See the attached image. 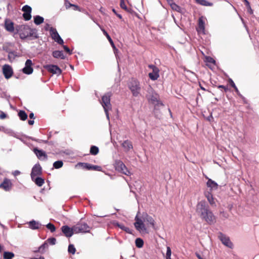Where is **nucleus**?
Instances as JSON below:
<instances>
[{
  "label": "nucleus",
  "mask_w": 259,
  "mask_h": 259,
  "mask_svg": "<svg viewBox=\"0 0 259 259\" xmlns=\"http://www.w3.org/2000/svg\"><path fill=\"white\" fill-rule=\"evenodd\" d=\"M196 256L199 258V259H203L202 257H201V256H200V255L198 253H197L196 254Z\"/></svg>",
  "instance_id": "61"
},
{
  "label": "nucleus",
  "mask_w": 259,
  "mask_h": 259,
  "mask_svg": "<svg viewBox=\"0 0 259 259\" xmlns=\"http://www.w3.org/2000/svg\"><path fill=\"white\" fill-rule=\"evenodd\" d=\"M103 33L105 35L107 39H108L109 41L110 42V44L111 45L113 49H115V46L113 43V41H112L111 37L109 36V35L108 34V33L104 29H101Z\"/></svg>",
  "instance_id": "31"
},
{
  "label": "nucleus",
  "mask_w": 259,
  "mask_h": 259,
  "mask_svg": "<svg viewBox=\"0 0 259 259\" xmlns=\"http://www.w3.org/2000/svg\"><path fill=\"white\" fill-rule=\"evenodd\" d=\"M63 165V163L61 160L56 161L53 163V166L56 169L62 167Z\"/></svg>",
  "instance_id": "36"
},
{
  "label": "nucleus",
  "mask_w": 259,
  "mask_h": 259,
  "mask_svg": "<svg viewBox=\"0 0 259 259\" xmlns=\"http://www.w3.org/2000/svg\"><path fill=\"white\" fill-rule=\"evenodd\" d=\"M148 67L150 69H151L152 70V71H153V72H154V73H157L156 72H157L158 71V67H157L156 66H155V65H148Z\"/></svg>",
  "instance_id": "45"
},
{
  "label": "nucleus",
  "mask_w": 259,
  "mask_h": 259,
  "mask_svg": "<svg viewBox=\"0 0 259 259\" xmlns=\"http://www.w3.org/2000/svg\"><path fill=\"white\" fill-rule=\"evenodd\" d=\"M61 231L63 234L67 238L71 237L75 233L74 226L71 228L67 225L63 226L61 227Z\"/></svg>",
  "instance_id": "11"
},
{
  "label": "nucleus",
  "mask_w": 259,
  "mask_h": 259,
  "mask_svg": "<svg viewBox=\"0 0 259 259\" xmlns=\"http://www.w3.org/2000/svg\"><path fill=\"white\" fill-rule=\"evenodd\" d=\"M23 17L26 21H28L31 18V13H24Z\"/></svg>",
  "instance_id": "41"
},
{
  "label": "nucleus",
  "mask_w": 259,
  "mask_h": 259,
  "mask_svg": "<svg viewBox=\"0 0 259 259\" xmlns=\"http://www.w3.org/2000/svg\"><path fill=\"white\" fill-rule=\"evenodd\" d=\"M207 61L209 63L214 64L215 63V60L211 57H208L206 58Z\"/></svg>",
  "instance_id": "48"
},
{
  "label": "nucleus",
  "mask_w": 259,
  "mask_h": 259,
  "mask_svg": "<svg viewBox=\"0 0 259 259\" xmlns=\"http://www.w3.org/2000/svg\"><path fill=\"white\" fill-rule=\"evenodd\" d=\"M196 211L201 219L208 224H211L215 222V217L212 211L209 210V206L205 201L201 200L197 203Z\"/></svg>",
  "instance_id": "1"
},
{
  "label": "nucleus",
  "mask_w": 259,
  "mask_h": 259,
  "mask_svg": "<svg viewBox=\"0 0 259 259\" xmlns=\"http://www.w3.org/2000/svg\"><path fill=\"white\" fill-rule=\"evenodd\" d=\"M21 29L27 30L28 31V33L27 32H21L20 33V38L22 39H24L26 38L28 36H32L35 38H38L37 30L34 28H31L29 26L26 25H21Z\"/></svg>",
  "instance_id": "4"
},
{
  "label": "nucleus",
  "mask_w": 259,
  "mask_h": 259,
  "mask_svg": "<svg viewBox=\"0 0 259 259\" xmlns=\"http://www.w3.org/2000/svg\"><path fill=\"white\" fill-rule=\"evenodd\" d=\"M32 180L39 187L42 186L45 183L44 179L40 177H36L34 178V179H32Z\"/></svg>",
  "instance_id": "25"
},
{
  "label": "nucleus",
  "mask_w": 259,
  "mask_h": 259,
  "mask_svg": "<svg viewBox=\"0 0 259 259\" xmlns=\"http://www.w3.org/2000/svg\"><path fill=\"white\" fill-rule=\"evenodd\" d=\"M205 196L207 198V200L209 202L210 204L212 205L214 204L215 202L213 198L212 195L209 192H205Z\"/></svg>",
  "instance_id": "26"
},
{
  "label": "nucleus",
  "mask_w": 259,
  "mask_h": 259,
  "mask_svg": "<svg viewBox=\"0 0 259 259\" xmlns=\"http://www.w3.org/2000/svg\"><path fill=\"white\" fill-rule=\"evenodd\" d=\"M219 238L224 245L230 248H232L233 244L228 236H226L222 233H220L219 235Z\"/></svg>",
  "instance_id": "13"
},
{
  "label": "nucleus",
  "mask_w": 259,
  "mask_h": 259,
  "mask_svg": "<svg viewBox=\"0 0 259 259\" xmlns=\"http://www.w3.org/2000/svg\"><path fill=\"white\" fill-rule=\"evenodd\" d=\"M116 15H117V16L118 18H119L120 19H121V18H122V16H121V15L118 14H116Z\"/></svg>",
  "instance_id": "64"
},
{
  "label": "nucleus",
  "mask_w": 259,
  "mask_h": 259,
  "mask_svg": "<svg viewBox=\"0 0 259 259\" xmlns=\"http://www.w3.org/2000/svg\"><path fill=\"white\" fill-rule=\"evenodd\" d=\"M157 73H154L153 71H152V72L149 73V76L150 78L152 80H155L158 79V78L159 77V69H158V71L156 72Z\"/></svg>",
  "instance_id": "27"
},
{
  "label": "nucleus",
  "mask_w": 259,
  "mask_h": 259,
  "mask_svg": "<svg viewBox=\"0 0 259 259\" xmlns=\"http://www.w3.org/2000/svg\"><path fill=\"white\" fill-rule=\"evenodd\" d=\"M128 87L131 90L133 96H137L140 91L139 82L136 79H132L128 83Z\"/></svg>",
  "instance_id": "6"
},
{
  "label": "nucleus",
  "mask_w": 259,
  "mask_h": 259,
  "mask_svg": "<svg viewBox=\"0 0 259 259\" xmlns=\"http://www.w3.org/2000/svg\"><path fill=\"white\" fill-rule=\"evenodd\" d=\"M21 25H19L16 27V30H17V32L19 33L20 36V33L21 32H24V33L27 32L28 33L29 31H27V30H25L21 29Z\"/></svg>",
  "instance_id": "42"
},
{
  "label": "nucleus",
  "mask_w": 259,
  "mask_h": 259,
  "mask_svg": "<svg viewBox=\"0 0 259 259\" xmlns=\"http://www.w3.org/2000/svg\"><path fill=\"white\" fill-rule=\"evenodd\" d=\"M50 32L52 38L59 45H62L64 43L63 40L62 39L57 30L53 28L50 27Z\"/></svg>",
  "instance_id": "8"
},
{
  "label": "nucleus",
  "mask_w": 259,
  "mask_h": 259,
  "mask_svg": "<svg viewBox=\"0 0 259 259\" xmlns=\"http://www.w3.org/2000/svg\"><path fill=\"white\" fill-rule=\"evenodd\" d=\"M245 5H246V6L247 7V8H248V11H249V12L250 13H252V10H251V7H250V4H249V3L248 2V1H247V0H245Z\"/></svg>",
  "instance_id": "49"
},
{
  "label": "nucleus",
  "mask_w": 259,
  "mask_h": 259,
  "mask_svg": "<svg viewBox=\"0 0 259 259\" xmlns=\"http://www.w3.org/2000/svg\"><path fill=\"white\" fill-rule=\"evenodd\" d=\"M12 187V184L11 181L8 179H5L0 185V188L4 189L6 191H10Z\"/></svg>",
  "instance_id": "17"
},
{
  "label": "nucleus",
  "mask_w": 259,
  "mask_h": 259,
  "mask_svg": "<svg viewBox=\"0 0 259 259\" xmlns=\"http://www.w3.org/2000/svg\"><path fill=\"white\" fill-rule=\"evenodd\" d=\"M6 115L5 113H4V112H2L1 114H0V118L1 119H4L5 118H6Z\"/></svg>",
  "instance_id": "55"
},
{
  "label": "nucleus",
  "mask_w": 259,
  "mask_h": 259,
  "mask_svg": "<svg viewBox=\"0 0 259 259\" xmlns=\"http://www.w3.org/2000/svg\"><path fill=\"white\" fill-rule=\"evenodd\" d=\"M29 117L31 119H33V118H34V114L33 113H31L29 114Z\"/></svg>",
  "instance_id": "58"
},
{
  "label": "nucleus",
  "mask_w": 259,
  "mask_h": 259,
  "mask_svg": "<svg viewBox=\"0 0 259 259\" xmlns=\"http://www.w3.org/2000/svg\"><path fill=\"white\" fill-rule=\"evenodd\" d=\"M123 230L125 232H126V233H130V234L132 233L131 230L128 227H124Z\"/></svg>",
  "instance_id": "52"
},
{
  "label": "nucleus",
  "mask_w": 259,
  "mask_h": 259,
  "mask_svg": "<svg viewBox=\"0 0 259 259\" xmlns=\"http://www.w3.org/2000/svg\"><path fill=\"white\" fill-rule=\"evenodd\" d=\"M68 251L69 253L74 254L75 252L76 249L73 244H69L68 246Z\"/></svg>",
  "instance_id": "40"
},
{
  "label": "nucleus",
  "mask_w": 259,
  "mask_h": 259,
  "mask_svg": "<svg viewBox=\"0 0 259 259\" xmlns=\"http://www.w3.org/2000/svg\"><path fill=\"white\" fill-rule=\"evenodd\" d=\"M120 5L121 8H122L123 9H124L127 11H128L127 10V8L124 2L123 1H121Z\"/></svg>",
  "instance_id": "50"
},
{
  "label": "nucleus",
  "mask_w": 259,
  "mask_h": 259,
  "mask_svg": "<svg viewBox=\"0 0 259 259\" xmlns=\"http://www.w3.org/2000/svg\"><path fill=\"white\" fill-rule=\"evenodd\" d=\"M44 67L49 72L57 74H60L61 73V70L58 66L55 65H47Z\"/></svg>",
  "instance_id": "14"
},
{
  "label": "nucleus",
  "mask_w": 259,
  "mask_h": 259,
  "mask_svg": "<svg viewBox=\"0 0 259 259\" xmlns=\"http://www.w3.org/2000/svg\"><path fill=\"white\" fill-rule=\"evenodd\" d=\"M113 224H114V225L115 226H116V227H118V228H120V229H121V230H123V228H124V227H125V226H124V225H123L122 224H120V223H119L118 222H114V223H113Z\"/></svg>",
  "instance_id": "46"
},
{
  "label": "nucleus",
  "mask_w": 259,
  "mask_h": 259,
  "mask_svg": "<svg viewBox=\"0 0 259 259\" xmlns=\"http://www.w3.org/2000/svg\"><path fill=\"white\" fill-rule=\"evenodd\" d=\"M84 167L89 170H95L97 171H101L102 168L100 166L93 165L88 163H84Z\"/></svg>",
  "instance_id": "22"
},
{
  "label": "nucleus",
  "mask_w": 259,
  "mask_h": 259,
  "mask_svg": "<svg viewBox=\"0 0 259 259\" xmlns=\"http://www.w3.org/2000/svg\"><path fill=\"white\" fill-rule=\"evenodd\" d=\"M29 227L32 230L38 229L41 226V224L39 222L34 220H32L28 223Z\"/></svg>",
  "instance_id": "19"
},
{
  "label": "nucleus",
  "mask_w": 259,
  "mask_h": 259,
  "mask_svg": "<svg viewBox=\"0 0 259 259\" xmlns=\"http://www.w3.org/2000/svg\"><path fill=\"white\" fill-rule=\"evenodd\" d=\"M44 19L42 17L37 15L34 17V22L36 25H39L43 23Z\"/></svg>",
  "instance_id": "28"
},
{
  "label": "nucleus",
  "mask_w": 259,
  "mask_h": 259,
  "mask_svg": "<svg viewBox=\"0 0 259 259\" xmlns=\"http://www.w3.org/2000/svg\"><path fill=\"white\" fill-rule=\"evenodd\" d=\"M171 249H170V247L167 246L166 247V257L171 256Z\"/></svg>",
  "instance_id": "47"
},
{
  "label": "nucleus",
  "mask_w": 259,
  "mask_h": 259,
  "mask_svg": "<svg viewBox=\"0 0 259 259\" xmlns=\"http://www.w3.org/2000/svg\"><path fill=\"white\" fill-rule=\"evenodd\" d=\"M3 73L6 79L11 77L13 74V70L12 67L8 64H5L3 66Z\"/></svg>",
  "instance_id": "10"
},
{
  "label": "nucleus",
  "mask_w": 259,
  "mask_h": 259,
  "mask_svg": "<svg viewBox=\"0 0 259 259\" xmlns=\"http://www.w3.org/2000/svg\"><path fill=\"white\" fill-rule=\"evenodd\" d=\"M91 229L90 227L87 223H78L75 225H74V231L75 234L79 233H89Z\"/></svg>",
  "instance_id": "5"
},
{
  "label": "nucleus",
  "mask_w": 259,
  "mask_h": 259,
  "mask_svg": "<svg viewBox=\"0 0 259 259\" xmlns=\"http://www.w3.org/2000/svg\"><path fill=\"white\" fill-rule=\"evenodd\" d=\"M135 244L137 247L141 248L143 246L144 241L141 238H138L136 239Z\"/></svg>",
  "instance_id": "33"
},
{
  "label": "nucleus",
  "mask_w": 259,
  "mask_h": 259,
  "mask_svg": "<svg viewBox=\"0 0 259 259\" xmlns=\"http://www.w3.org/2000/svg\"><path fill=\"white\" fill-rule=\"evenodd\" d=\"M195 1L197 4L204 6H212L213 5L212 3L206 0H195Z\"/></svg>",
  "instance_id": "29"
},
{
  "label": "nucleus",
  "mask_w": 259,
  "mask_h": 259,
  "mask_svg": "<svg viewBox=\"0 0 259 259\" xmlns=\"http://www.w3.org/2000/svg\"><path fill=\"white\" fill-rule=\"evenodd\" d=\"M230 83H231V86L235 89V90L236 92L237 93V95L242 98L243 101L244 103H246V99H245V98L240 94V93L238 91L237 88L236 87V86L235 84L234 83V82H233V81L232 79H230Z\"/></svg>",
  "instance_id": "24"
},
{
  "label": "nucleus",
  "mask_w": 259,
  "mask_h": 259,
  "mask_svg": "<svg viewBox=\"0 0 259 259\" xmlns=\"http://www.w3.org/2000/svg\"><path fill=\"white\" fill-rule=\"evenodd\" d=\"M47 242L51 245H55L56 242V239L55 238H50L47 240Z\"/></svg>",
  "instance_id": "44"
},
{
  "label": "nucleus",
  "mask_w": 259,
  "mask_h": 259,
  "mask_svg": "<svg viewBox=\"0 0 259 259\" xmlns=\"http://www.w3.org/2000/svg\"><path fill=\"white\" fill-rule=\"evenodd\" d=\"M139 212H138L137 214L135 217V223L134 226L136 229L141 233H147V229L145 227L144 222L150 224L152 227H154L155 221L153 218L147 213L143 214V220L139 217Z\"/></svg>",
  "instance_id": "2"
},
{
  "label": "nucleus",
  "mask_w": 259,
  "mask_h": 259,
  "mask_svg": "<svg viewBox=\"0 0 259 259\" xmlns=\"http://www.w3.org/2000/svg\"><path fill=\"white\" fill-rule=\"evenodd\" d=\"M18 115L20 119L22 120H25L27 118V115L24 111H20L18 113Z\"/></svg>",
  "instance_id": "32"
},
{
  "label": "nucleus",
  "mask_w": 259,
  "mask_h": 259,
  "mask_svg": "<svg viewBox=\"0 0 259 259\" xmlns=\"http://www.w3.org/2000/svg\"><path fill=\"white\" fill-rule=\"evenodd\" d=\"M32 66V61L30 59H27L25 62V67L22 69L23 72L28 75L32 74L33 71Z\"/></svg>",
  "instance_id": "12"
},
{
  "label": "nucleus",
  "mask_w": 259,
  "mask_h": 259,
  "mask_svg": "<svg viewBox=\"0 0 259 259\" xmlns=\"http://www.w3.org/2000/svg\"><path fill=\"white\" fill-rule=\"evenodd\" d=\"M33 151L39 159L41 160L47 159V155L46 154V152H44L43 150H39L37 148H34L33 149Z\"/></svg>",
  "instance_id": "15"
},
{
  "label": "nucleus",
  "mask_w": 259,
  "mask_h": 259,
  "mask_svg": "<svg viewBox=\"0 0 259 259\" xmlns=\"http://www.w3.org/2000/svg\"><path fill=\"white\" fill-rule=\"evenodd\" d=\"M112 93L111 92L107 93L102 97V100L100 102L104 108L108 120H109L108 111L111 109V104L110 103V97Z\"/></svg>",
  "instance_id": "3"
},
{
  "label": "nucleus",
  "mask_w": 259,
  "mask_h": 259,
  "mask_svg": "<svg viewBox=\"0 0 259 259\" xmlns=\"http://www.w3.org/2000/svg\"><path fill=\"white\" fill-rule=\"evenodd\" d=\"M206 185L208 188H209L210 190H215L218 189V185L214 181L210 179H208L206 183Z\"/></svg>",
  "instance_id": "18"
},
{
  "label": "nucleus",
  "mask_w": 259,
  "mask_h": 259,
  "mask_svg": "<svg viewBox=\"0 0 259 259\" xmlns=\"http://www.w3.org/2000/svg\"><path fill=\"white\" fill-rule=\"evenodd\" d=\"M121 145L125 151H128L130 150L133 149L132 143L128 140L123 141Z\"/></svg>",
  "instance_id": "20"
},
{
  "label": "nucleus",
  "mask_w": 259,
  "mask_h": 259,
  "mask_svg": "<svg viewBox=\"0 0 259 259\" xmlns=\"http://www.w3.org/2000/svg\"><path fill=\"white\" fill-rule=\"evenodd\" d=\"M50 25L48 24H46V26H45V29L48 30V28L49 27Z\"/></svg>",
  "instance_id": "62"
},
{
  "label": "nucleus",
  "mask_w": 259,
  "mask_h": 259,
  "mask_svg": "<svg viewBox=\"0 0 259 259\" xmlns=\"http://www.w3.org/2000/svg\"><path fill=\"white\" fill-rule=\"evenodd\" d=\"M13 175H14V176H18V175H20V171H19V170H15V171L13 172Z\"/></svg>",
  "instance_id": "53"
},
{
  "label": "nucleus",
  "mask_w": 259,
  "mask_h": 259,
  "mask_svg": "<svg viewBox=\"0 0 259 259\" xmlns=\"http://www.w3.org/2000/svg\"><path fill=\"white\" fill-rule=\"evenodd\" d=\"M53 56L55 58L65 59V56L62 51H55L53 52Z\"/></svg>",
  "instance_id": "23"
},
{
  "label": "nucleus",
  "mask_w": 259,
  "mask_h": 259,
  "mask_svg": "<svg viewBox=\"0 0 259 259\" xmlns=\"http://www.w3.org/2000/svg\"><path fill=\"white\" fill-rule=\"evenodd\" d=\"M69 5H70V6L74 7L75 10H79V7L77 6L74 5V4H70Z\"/></svg>",
  "instance_id": "54"
},
{
  "label": "nucleus",
  "mask_w": 259,
  "mask_h": 259,
  "mask_svg": "<svg viewBox=\"0 0 259 259\" xmlns=\"http://www.w3.org/2000/svg\"><path fill=\"white\" fill-rule=\"evenodd\" d=\"M46 227L50 230V231L53 233L56 230L55 226L52 223H50L46 225Z\"/></svg>",
  "instance_id": "38"
},
{
  "label": "nucleus",
  "mask_w": 259,
  "mask_h": 259,
  "mask_svg": "<svg viewBox=\"0 0 259 259\" xmlns=\"http://www.w3.org/2000/svg\"><path fill=\"white\" fill-rule=\"evenodd\" d=\"M48 246V244L47 242H45L44 244H42L41 246L39 247V251H42L44 250L46 248H47Z\"/></svg>",
  "instance_id": "43"
},
{
  "label": "nucleus",
  "mask_w": 259,
  "mask_h": 259,
  "mask_svg": "<svg viewBox=\"0 0 259 259\" xmlns=\"http://www.w3.org/2000/svg\"><path fill=\"white\" fill-rule=\"evenodd\" d=\"M219 88H223L225 89V90H226L227 89L226 87L224 86V85H219Z\"/></svg>",
  "instance_id": "60"
},
{
  "label": "nucleus",
  "mask_w": 259,
  "mask_h": 259,
  "mask_svg": "<svg viewBox=\"0 0 259 259\" xmlns=\"http://www.w3.org/2000/svg\"><path fill=\"white\" fill-rule=\"evenodd\" d=\"M42 174V168L39 163L35 164L32 167L31 172V178L34 179V178L40 176Z\"/></svg>",
  "instance_id": "9"
},
{
  "label": "nucleus",
  "mask_w": 259,
  "mask_h": 259,
  "mask_svg": "<svg viewBox=\"0 0 259 259\" xmlns=\"http://www.w3.org/2000/svg\"><path fill=\"white\" fill-rule=\"evenodd\" d=\"M33 123H34V120H28V124L29 125H33Z\"/></svg>",
  "instance_id": "59"
},
{
  "label": "nucleus",
  "mask_w": 259,
  "mask_h": 259,
  "mask_svg": "<svg viewBox=\"0 0 259 259\" xmlns=\"http://www.w3.org/2000/svg\"><path fill=\"white\" fill-rule=\"evenodd\" d=\"M5 132L10 135H12V134H13V131H11V130H6Z\"/></svg>",
  "instance_id": "56"
},
{
  "label": "nucleus",
  "mask_w": 259,
  "mask_h": 259,
  "mask_svg": "<svg viewBox=\"0 0 259 259\" xmlns=\"http://www.w3.org/2000/svg\"><path fill=\"white\" fill-rule=\"evenodd\" d=\"M32 259H45V258L42 256H40L39 258H32Z\"/></svg>",
  "instance_id": "63"
},
{
  "label": "nucleus",
  "mask_w": 259,
  "mask_h": 259,
  "mask_svg": "<svg viewBox=\"0 0 259 259\" xmlns=\"http://www.w3.org/2000/svg\"><path fill=\"white\" fill-rule=\"evenodd\" d=\"M22 10L24 13H31L32 9L28 5H25L22 7Z\"/></svg>",
  "instance_id": "39"
},
{
  "label": "nucleus",
  "mask_w": 259,
  "mask_h": 259,
  "mask_svg": "<svg viewBox=\"0 0 259 259\" xmlns=\"http://www.w3.org/2000/svg\"><path fill=\"white\" fill-rule=\"evenodd\" d=\"M116 170L126 176H130L131 172L128 170L125 165L120 160H117L115 163Z\"/></svg>",
  "instance_id": "7"
},
{
  "label": "nucleus",
  "mask_w": 259,
  "mask_h": 259,
  "mask_svg": "<svg viewBox=\"0 0 259 259\" xmlns=\"http://www.w3.org/2000/svg\"><path fill=\"white\" fill-rule=\"evenodd\" d=\"M151 101L154 103L156 102L157 105H161L163 106V104L158 99V98L157 97V95L154 96L153 95L151 97Z\"/></svg>",
  "instance_id": "37"
},
{
  "label": "nucleus",
  "mask_w": 259,
  "mask_h": 259,
  "mask_svg": "<svg viewBox=\"0 0 259 259\" xmlns=\"http://www.w3.org/2000/svg\"><path fill=\"white\" fill-rule=\"evenodd\" d=\"M170 7L173 10L180 13H182V8L175 3L172 4L170 6Z\"/></svg>",
  "instance_id": "34"
},
{
  "label": "nucleus",
  "mask_w": 259,
  "mask_h": 259,
  "mask_svg": "<svg viewBox=\"0 0 259 259\" xmlns=\"http://www.w3.org/2000/svg\"><path fill=\"white\" fill-rule=\"evenodd\" d=\"M5 25L8 31L13 32L14 31V23L11 21H6Z\"/></svg>",
  "instance_id": "21"
},
{
  "label": "nucleus",
  "mask_w": 259,
  "mask_h": 259,
  "mask_svg": "<svg viewBox=\"0 0 259 259\" xmlns=\"http://www.w3.org/2000/svg\"><path fill=\"white\" fill-rule=\"evenodd\" d=\"M99 152V148L96 146H92L90 149V153L93 155H97Z\"/></svg>",
  "instance_id": "35"
},
{
  "label": "nucleus",
  "mask_w": 259,
  "mask_h": 259,
  "mask_svg": "<svg viewBox=\"0 0 259 259\" xmlns=\"http://www.w3.org/2000/svg\"><path fill=\"white\" fill-rule=\"evenodd\" d=\"M3 257L4 259H12L14 257V254L12 252L5 251Z\"/></svg>",
  "instance_id": "30"
},
{
  "label": "nucleus",
  "mask_w": 259,
  "mask_h": 259,
  "mask_svg": "<svg viewBox=\"0 0 259 259\" xmlns=\"http://www.w3.org/2000/svg\"><path fill=\"white\" fill-rule=\"evenodd\" d=\"M167 2L168 3V4L170 5V6H171V5L172 4H173L174 3L173 0H167Z\"/></svg>",
  "instance_id": "57"
},
{
  "label": "nucleus",
  "mask_w": 259,
  "mask_h": 259,
  "mask_svg": "<svg viewBox=\"0 0 259 259\" xmlns=\"http://www.w3.org/2000/svg\"><path fill=\"white\" fill-rule=\"evenodd\" d=\"M63 47L64 49L65 50V51L67 53H68L69 54L71 55L72 54V52L70 51V50L66 46H63Z\"/></svg>",
  "instance_id": "51"
},
{
  "label": "nucleus",
  "mask_w": 259,
  "mask_h": 259,
  "mask_svg": "<svg viewBox=\"0 0 259 259\" xmlns=\"http://www.w3.org/2000/svg\"><path fill=\"white\" fill-rule=\"evenodd\" d=\"M197 31L200 34H205V22L202 17L199 18L198 27L197 28Z\"/></svg>",
  "instance_id": "16"
}]
</instances>
